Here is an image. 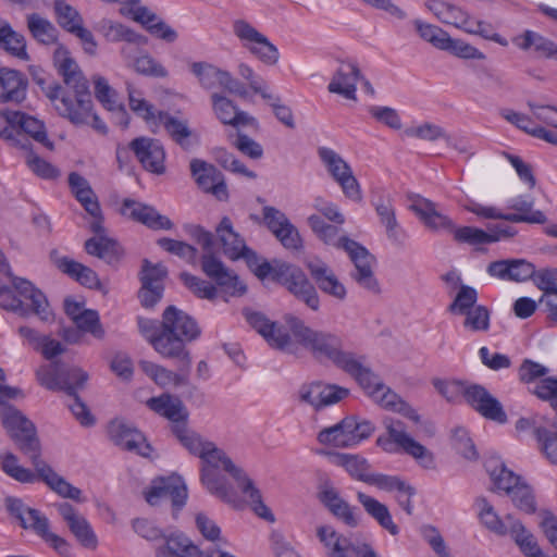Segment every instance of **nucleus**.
<instances>
[{"instance_id": "f257e3e1", "label": "nucleus", "mask_w": 557, "mask_h": 557, "mask_svg": "<svg viewBox=\"0 0 557 557\" xmlns=\"http://www.w3.org/2000/svg\"><path fill=\"white\" fill-rule=\"evenodd\" d=\"M2 424L22 454L27 456L36 473L18 465L17 457L12 453L4 455L2 470L21 483H34L42 480L52 491L64 498L82 502V491L73 486L41 459V445L35 424L17 408L2 404L0 410Z\"/></svg>"}, {"instance_id": "f03ea898", "label": "nucleus", "mask_w": 557, "mask_h": 557, "mask_svg": "<svg viewBox=\"0 0 557 557\" xmlns=\"http://www.w3.org/2000/svg\"><path fill=\"white\" fill-rule=\"evenodd\" d=\"M199 458L201 460L200 481L212 495L226 503L235 502V494L232 487L228 485L225 476L219 473V470L222 469L230 473L237 482L238 487L249 498L256 515L264 520L274 521L273 513L262 502L260 491L244 470L234 465L223 449L211 442L207 444V448Z\"/></svg>"}, {"instance_id": "7ed1b4c3", "label": "nucleus", "mask_w": 557, "mask_h": 557, "mask_svg": "<svg viewBox=\"0 0 557 557\" xmlns=\"http://www.w3.org/2000/svg\"><path fill=\"white\" fill-rule=\"evenodd\" d=\"M0 307L28 317L30 313L41 321L52 317L48 300L44 293L32 282L13 276L3 252L0 250Z\"/></svg>"}, {"instance_id": "20e7f679", "label": "nucleus", "mask_w": 557, "mask_h": 557, "mask_svg": "<svg viewBox=\"0 0 557 557\" xmlns=\"http://www.w3.org/2000/svg\"><path fill=\"white\" fill-rule=\"evenodd\" d=\"M40 385L50 391H64L72 399L67 404L70 410L84 426L95 423L88 407L77 395L88 380V374L81 368H65L59 360H52L36 371Z\"/></svg>"}, {"instance_id": "39448f33", "label": "nucleus", "mask_w": 557, "mask_h": 557, "mask_svg": "<svg viewBox=\"0 0 557 557\" xmlns=\"http://www.w3.org/2000/svg\"><path fill=\"white\" fill-rule=\"evenodd\" d=\"M162 318L164 339L157 344L160 355L164 358H180L187 368L190 363V354L186 345L199 338L201 329L191 315L175 306L166 307Z\"/></svg>"}, {"instance_id": "423d86ee", "label": "nucleus", "mask_w": 557, "mask_h": 557, "mask_svg": "<svg viewBox=\"0 0 557 557\" xmlns=\"http://www.w3.org/2000/svg\"><path fill=\"white\" fill-rule=\"evenodd\" d=\"M284 321L294 344L310 351L318 360H329L338 368L350 352L344 350L343 341L335 333L312 329L294 314H286Z\"/></svg>"}, {"instance_id": "0eeeda50", "label": "nucleus", "mask_w": 557, "mask_h": 557, "mask_svg": "<svg viewBox=\"0 0 557 557\" xmlns=\"http://www.w3.org/2000/svg\"><path fill=\"white\" fill-rule=\"evenodd\" d=\"M318 237L326 245L344 249L348 253L355 265L351 277L360 287L373 294L380 293V285L372 270L374 257L366 247L346 236L338 237V227L331 224H327Z\"/></svg>"}, {"instance_id": "6e6552de", "label": "nucleus", "mask_w": 557, "mask_h": 557, "mask_svg": "<svg viewBox=\"0 0 557 557\" xmlns=\"http://www.w3.org/2000/svg\"><path fill=\"white\" fill-rule=\"evenodd\" d=\"M5 508L11 517L20 522L25 530H32L48 543L59 555L70 557L72 546L64 537L50 532L49 520L39 510L30 508L21 498L8 496L4 499Z\"/></svg>"}, {"instance_id": "1a4fd4ad", "label": "nucleus", "mask_w": 557, "mask_h": 557, "mask_svg": "<svg viewBox=\"0 0 557 557\" xmlns=\"http://www.w3.org/2000/svg\"><path fill=\"white\" fill-rule=\"evenodd\" d=\"M374 425L369 420H359L355 416L346 417L341 422L321 430L318 441L323 445L337 448L351 447L371 436Z\"/></svg>"}, {"instance_id": "9d476101", "label": "nucleus", "mask_w": 557, "mask_h": 557, "mask_svg": "<svg viewBox=\"0 0 557 557\" xmlns=\"http://www.w3.org/2000/svg\"><path fill=\"white\" fill-rule=\"evenodd\" d=\"M234 35L261 63L268 66L276 65L280 60L277 47L269 38L244 18L235 20L232 24Z\"/></svg>"}, {"instance_id": "9b49d317", "label": "nucleus", "mask_w": 557, "mask_h": 557, "mask_svg": "<svg viewBox=\"0 0 557 557\" xmlns=\"http://www.w3.org/2000/svg\"><path fill=\"white\" fill-rule=\"evenodd\" d=\"M384 424L388 433V438L380 436L376 441L379 446L385 451H392V444H396L406 454L414 458L422 467L426 469L433 468V454L406 432L401 421L385 419Z\"/></svg>"}, {"instance_id": "f8f14e48", "label": "nucleus", "mask_w": 557, "mask_h": 557, "mask_svg": "<svg viewBox=\"0 0 557 557\" xmlns=\"http://www.w3.org/2000/svg\"><path fill=\"white\" fill-rule=\"evenodd\" d=\"M277 283L283 285L298 301L312 311L320 309V296L306 273L297 265L287 263L276 272Z\"/></svg>"}, {"instance_id": "ddd939ff", "label": "nucleus", "mask_w": 557, "mask_h": 557, "mask_svg": "<svg viewBox=\"0 0 557 557\" xmlns=\"http://www.w3.org/2000/svg\"><path fill=\"white\" fill-rule=\"evenodd\" d=\"M364 356H358L350 351L338 369L352 376L360 387L379 405L381 398L391 391L380 376L375 374L366 363Z\"/></svg>"}, {"instance_id": "4468645a", "label": "nucleus", "mask_w": 557, "mask_h": 557, "mask_svg": "<svg viewBox=\"0 0 557 557\" xmlns=\"http://www.w3.org/2000/svg\"><path fill=\"white\" fill-rule=\"evenodd\" d=\"M187 496L186 484L176 474L154 479L149 490L145 492V499L149 505L156 506L163 499H170L175 511H180L185 506Z\"/></svg>"}, {"instance_id": "2eb2a0df", "label": "nucleus", "mask_w": 557, "mask_h": 557, "mask_svg": "<svg viewBox=\"0 0 557 557\" xmlns=\"http://www.w3.org/2000/svg\"><path fill=\"white\" fill-rule=\"evenodd\" d=\"M247 322L253 327L268 344L287 354H295L297 346L292 341L289 332L276 322L270 321L263 313L244 310Z\"/></svg>"}, {"instance_id": "dca6fc26", "label": "nucleus", "mask_w": 557, "mask_h": 557, "mask_svg": "<svg viewBox=\"0 0 557 557\" xmlns=\"http://www.w3.org/2000/svg\"><path fill=\"white\" fill-rule=\"evenodd\" d=\"M166 274L168 270L162 263L152 264L148 259L143 260L139 298L144 307L151 308L161 300Z\"/></svg>"}, {"instance_id": "f3484780", "label": "nucleus", "mask_w": 557, "mask_h": 557, "mask_svg": "<svg viewBox=\"0 0 557 557\" xmlns=\"http://www.w3.org/2000/svg\"><path fill=\"white\" fill-rule=\"evenodd\" d=\"M110 440L121 448L128 451H136L140 456L148 457L152 450L145 436L133 424L115 419L110 422L108 428Z\"/></svg>"}, {"instance_id": "a211bd4d", "label": "nucleus", "mask_w": 557, "mask_h": 557, "mask_svg": "<svg viewBox=\"0 0 557 557\" xmlns=\"http://www.w3.org/2000/svg\"><path fill=\"white\" fill-rule=\"evenodd\" d=\"M299 399L320 410L326 406L334 405L349 395L345 387L314 381L300 386Z\"/></svg>"}, {"instance_id": "6ab92c4d", "label": "nucleus", "mask_w": 557, "mask_h": 557, "mask_svg": "<svg viewBox=\"0 0 557 557\" xmlns=\"http://www.w3.org/2000/svg\"><path fill=\"white\" fill-rule=\"evenodd\" d=\"M57 510L79 545L95 550L98 537L88 520L69 503L58 504Z\"/></svg>"}, {"instance_id": "aec40b11", "label": "nucleus", "mask_w": 557, "mask_h": 557, "mask_svg": "<svg viewBox=\"0 0 557 557\" xmlns=\"http://www.w3.org/2000/svg\"><path fill=\"white\" fill-rule=\"evenodd\" d=\"M74 97L63 95L60 103H55L58 113L74 125H88L91 116L92 100L89 88L73 89Z\"/></svg>"}, {"instance_id": "412c9836", "label": "nucleus", "mask_w": 557, "mask_h": 557, "mask_svg": "<svg viewBox=\"0 0 557 557\" xmlns=\"http://www.w3.org/2000/svg\"><path fill=\"white\" fill-rule=\"evenodd\" d=\"M190 172L197 185L206 193L214 195L219 200L228 198L224 175L213 164L200 159L190 161Z\"/></svg>"}, {"instance_id": "4be33fe9", "label": "nucleus", "mask_w": 557, "mask_h": 557, "mask_svg": "<svg viewBox=\"0 0 557 557\" xmlns=\"http://www.w3.org/2000/svg\"><path fill=\"white\" fill-rule=\"evenodd\" d=\"M262 214L267 227L286 249H298L301 247L300 235L284 212L274 207L265 206L262 209Z\"/></svg>"}, {"instance_id": "5701e85b", "label": "nucleus", "mask_w": 557, "mask_h": 557, "mask_svg": "<svg viewBox=\"0 0 557 557\" xmlns=\"http://www.w3.org/2000/svg\"><path fill=\"white\" fill-rule=\"evenodd\" d=\"M466 403L485 419L498 423L507 421V414L499 400L482 385H468Z\"/></svg>"}, {"instance_id": "b1692460", "label": "nucleus", "mask_w": 557, "mask_h": 557, "mask_svg": "<svg viewBox=\"0 0 557 557\" xmlns=\"http://www.w3.org/2000/svg\"><path fill=\"white\" fill-rule=\"evenodd\" d=\"M129 148L144 169L156 174L164 173L165 151L160 140L149 137H138L129 143Z\"/></svg>"}, {"instance_id": "393cba45", "label": "nucleus", "mask_w": 557, "mask_h": 557, "mask_svg": "<svg viewBox=\"0 0 557 557\" xmlns=\"http://www.w3.org/2000/svg\"><path fill=\"white\" fill-rule=\"evenodd\" d=\"M150 410L169 421L170 432L189 420V411L184 403L171 394H161L147 400Z\"/></svg>"}, {"instance_id": "a878e982", "label": "nucleus", "mask_w": 557, "mask_h": 557, "mask_svg": "<svg viewBox=\"0 0 557 557\" xmlns=\"http://www.w3.org/2000/svg\"><path fill=\"white\" fill-rule=\"evenodd\" d=\"M122 14L131 15L132 18L141 24L152 36L166 42H174L177 39V33L156 13L147 7L132 5L131 8H122Z\"/></svg>"}, {"instance_id": "bb28decb", "label": "nucleus", "mask_w": 557, "mask_h": 557, "mask_svg": "<svg viewBox=\"0 0 557 557\" xmlns=\"http://www.w3.org/2000/svg\"><path fill=\"white\" fill-rule=\"evenodd\" d=\"M306 267L318 288L323 294H326L339 301L346 299V287L325 262L320 259H313L307 261Z\"/></svg>"}, {"instance_id": "cd10ccee", "label": "nucleus", "mask_w": 557, "mask_h": 557, "mask_svg": "<svg viewBox=\"0 0 557 557\" xmlns=\"http://www.w3.org/2000/svg\"><path fill=\"white\" fill-rule=\"evenodd\" d=\"M121 213L151 230H171L173 227V223L168 216L160 214L153 207L133 199H124Z\"/></svg>"}, {"instance_id": "c85d7f7f", "label": "nucleus", "mask_w": 557, "mask_h": 557, "mask_svg": "<svg viewBox=\"0 0 557 557\" xmlns=\"http://www.w3.org/2000/svg\"><path fill=\"white\" fill-rule=\"evenodd\" d=\"M486 272L502 281L524 282L535 274V267L525 259H502L490 262Z\"/></svg>"}, {"instance_id": "c756f323", "label": "nucleus", "mask_w": 557, "mask_h": 557, "mask_svg": "<svg viewBox=\"0 0 557 557\" xmlns=\"http://www.w3.org/2000/svg\"><path fill=\"white\" fill-rule=\"evenodd\" d=\"M319 499L334 517L346 525L356 528L359 524L355 509L341 497L338 491L329 481L320 484Z\"/></svg>"}, {"instance_id": "7c9ffc66", "label": "nucleus", "mask_w": 557, "mask_h": 557, "mask_svg": "<svg viewBox=\"0 0 557 557\" xmlns=\"http://www.w3.org/2000/svg\"><path fill=\"white\" fill-rule=\"evenodd\" d=\"M9 121L11 123L12 139L17 144L21 141L15 136L27 135L34 140L42 144L45 147L52 149L53 144L48 139L45 124L38 119L20 111L9 112Z\"/></svg>"}, {"instance_id": "2f4dec72", "label": "nucleus", "mask_w": 557, "mask_h": 557, "mask_svg": "<svg viewBox=\"0 0 557 557\" xmlns=\"http://www.w3.org/2000/svg\"><path fill=\"white\" fill-rule=\"evenodd\" d=\"M212 110L218 120L224 125L233 127L239 126H253L257 120L249 115L247 112L242 111L230 98L219 92H213L210 96Z\"/></svg>"}, {"instance_id": "473e14b6", "label": "nucleus", "mask_w": 557, "mask_h": 557, "mask_svg": "<svg viewBox=\"0 0 557 557\" xmlns=\"http://www.w3.org/2000/svg\"><path fill=\"white\" fill-rule=\"evenodd\" d=\"M362 78L360 69L356 63H342L334 73L327 90L348 100H357V83Z\"/></svg>"}, {"instance_id": "72a5a7b5", "label": "nucleus", "mask_w": 557, "mask_h": 557, "mask_svg": "<svg viewBox=\"0 0 557 557\" xmlns=\"http://www.w3.org/2000/svg\"><path fill=\"white\" fill-rule=\"evenodd\" d=\"M50 259L62 273L74 278L83 286L88 288H100V280L92 269L69 257L60 256L57 250H52L50 252Z\"/></svg>"}, {"instance_id": "f704fd0d", "label": "nucleus", "mask_w": 557, "mask_h": 557, "mask_svg": "<svg viewBox=\"0 0 557 557\" xmlns=\"http://www.w3.org/2000/svg\"><path fill=\"white\" fill-rule=\"evenodd\" d=\"M53 61L67 87L78 90H86V88H88L87 79L75 60L70 57V52L64 46L59 45L57 47L53 52Z\"/></svg>"}, {"instance_id": "c9c22d12", "label": "nucleus", "mask_w": 557, "mask_h": 557, "mask_svg": "<svg viewBox=\"0 0 557 557\" xmlns=\"http://www.w3.org/2000/svg\"><path fill=\"white\" fill-rule=\"evenodd\" d=\"M27 79L18 71L0 69V103H21L26 98Z\"/></svg>"}, {"instance_id": "e433bc0d", "label": "nucleus", "mask_w": 557, "mask_h": 557, "mask_svg": "<svg viewBox=\"0 0 557 557\" xmlns=\"http://www.w3.org/2000/svg\"><path fill=\"white\" fill-rule=\"evenodd\" d=\"M104 232L103 228L100 233H94L96 236L87 239L84 248L88 255L115 265L121 261L124 250L115 239L106 236Z\"/></svg>"}, {"instance_id": "4c0bfd02", "label": "nucleus", "mask_w": 557, "mask_h": 557, "mask_svg": "<svg viewBox=\"0 0 557 557\" xmlns=\"http://www.w3.org/2000/svg\"><path fill=\"white\" fill-rule=\"evenodd\" d=\"M375 212L380 223L385 227L387 238L397 246H403L407 234L401 228L396 218V211L391 197H380L374 203Z\"/></svg>"}, {"instance_id": "58836bf2", "label": "nucleus", "mask_w": 557, "mask_h": 557, "mask_svg": "<svg viewBox=\"0 0 557 557\" xmlns=\"http://www.w3.org/2000/svg\"><path fill=\"white\" fill-rule=\"evenodd\" d=\"M409 209L413 211L431 231H454L455 223L447 216L436 211L434 202L418 197L412 201Z\"/></svg>"}, {"instance_id": "ea45409f", "label": "nucleus", "mask_w": 557, "mask_h": 557, "mask_svg": "<svg viewBox=\"0 0 557 557\" xmlns=\"http://www.w3.org/2000/svg\"><path fill=\"white\" fill-rule=\"evenodd\" d=\"M467 211L483 219L505 220L511 223H531L544 224L547 221L546 215L542 211H537L532 215L517 214V213H503L499 209L493 206H483L478 202H471L466 207Z\"/></svg>"}, {"instance_id": "a19ab883", "label": "nucleus", "mask_w": 557, "mask_h": 557, "mask_svg": "<svg viewBox=\"0 0 557 557\" xmlns=\"http://www.w3.org/2000/svg\"><path fill=\"white\" fill-rule=\"evenodd\" d=\"M162 124L171 139L182 149L189 150L194 135L187 119H180L166 111H158L157 125Z\"/></svg>"}, {"instance_id": "79ce46f5", "label": "nucleus", "mask_w": 557, "mask_h": 557, "mask_svg": "<svg viewBox=\"0 0 557 557\" xmlns=\"http://www.w3.org/2000/svg\"><path fill=\"white\" fill-rule=\"evenodd\" d=\"M165 539V545L157 548L156 557H213L214 552H202L183 534Z\"/></svg>"}, {"instance_id": "37998d69", "label": "nucleus", "mask_w": 557, "mask_h": 557, "mask_svg": "<svg viewBox=\"0 0 557 557\" xmlns=\"http://www.w3.org/2000/svg\"><path fill=\"white\" fill-rule=\"evenodd\" d=\"M96 29L109 42H138L141 45L148 44V38L141 34L136 33L134 29L126 25L114 22L112 20L103 18L98 22Z\"/></svg>"}, {"instance_id": "c03bdc74", "label": "nucleus", "mask_w": 557, "mask_h": 557, "mask_svg": "<svg viewBox=\"0 0 557 557\" xmlns=\"http://www.w3.org/2000/svg\"><path fill=\"white\" fill-rule=\"evenodd\" d=\"M218 238L223 247L225 256L232 260L240 259V253L247 245L244 238L234 231L232 221L224 216L215 228Z\"/></svg>"}, {"instance_id": "a18cd8bd", "label": "nucleus", "mask_w": 557, "mask_h": 557, "mask_svg": "<svg viewBox=\"0 0 557 557\" xmlns=\"http://www.w3.org/2000/svg\"><path fill=\"white\" fill-rule=\"evenodd\" d=\"M485 468L496 487L505 491L508 495L523 482L521 476L507 469L499 458L492 457L486 460Z\"/></svg>"}, {"instance_id": "49530a36", "label": "nucleus", "mask_w": 557, "mask_h": 557, "mask_svg": "<svg viewBox=\"0 0 557 557\" xmlns=\"http://www.w3.org/2000/svg\"><path fill=\"white\" fill-rule=\"evenodd\" d=\"M357 499L362 505L366 512L383 529L387 530L392 535H397L399 533V529L393 522L392 515L386 505L362 492L357 493Z\"/></svg>"}, {"instance_id": "de8ad7c7", "label": "nucleus", "mask_w": 557, "mask_h": 557, "mask_svg": "<svg viewBox=\"0 0 557 557\" xmlns=\"http://www.w3.org/2000/svg\"><path fill=\"white\" fill-rule=\"evenodd\" d=\"M0 47L10 55L28 61L26 39L23 34L15 32L10 23L0 18Z\"/></svg>"}, {"instance_id": "09e8293b", "label": "nucleus", "mask_w": 557, "mask_h": 557, "mask_svg": "<svg viewBox=\"0 0 557 557\" xmlns=\"http://www.w3.org/2000/svg\"><path fill=\"white\" fill-rule=\"evenodd\" d=\"M425 7L444 24L453 25L466 32L468 13L460 8L441 0H428Z\"/></svg>"}, {"instance_id": "8fccbe9b", "label": "nucleus", "mask_w": 557, "mask_h": 557, "mask_svg": "<svg viewBox=\"0 0 557 557\" xmlns=\"http://www.w3.org/2000/svg\"><path fill=\"white\" fill-rule=\"evenodd\" d=\"M26 24L29 34L38 44L45 46L57 44L59 32L48 18L38 13H30L26 15Z\"/></svg>"}, {"instance_id": "3c124183", "label": "nucleus", "mask_w": 557, "mask_h": 557, "mask_svg": "<svg viewBox=\"0 0 557 557\" xmlns=\"http://www.w3.org/2000/svg\"><path fill=\"white\" fill-rule=\"evenodd\" d=\"M517 46L522 50L533 48L541 57L557 60V44L533 30H525L517 39Z\"/></svg>"}, {"instance_id": "603ef678", "label": "nucleus", "mask_w": 557, "mask_h": 557, "mask_svg": "<svg viewBox=\"0 0 557 557\" xmlns=\"http://www.w3.org/2000/svg\"><path fill=\"white\" fill-rule=\"evenodd\" d=\"M76 200L84 207L89 214V228L92 233H100L103 230V215L98 201V197L91 186L74 194Z\"/></svg>"}, {"instance_id": "864d4df0", "label": "nucleus", "mask_w": 557, "mask_h": 557, "mask_svg": "<svg viewBox=\"0 0 557 557\" xmlns=\"http://www.w3.org/2000/svg\"><path fill=\"white\" fill-rule=\"evenodd\" d=\"M317 535L327 548L329 557H347V552L354 547L346 537L329 525L319 527Z\"/></svg>"}, {"instance_id": "5fc2aeb1", "label": "nucleus", "mask_w": 557, "mask_h": 557, "mask_svg": "<svg viewBox=\"0 0 557 557\" xmlns=\"http://www.w3.org/2000/svg\"><path fill=\"white\" fill-rule=\"evenodd\" d=\"M505 521L509 525V532L516 544L527 557L540 553L541 547L536 539L519 520H516L511 515H507Z\"/></svg>"}, {"instance_id": "6e6d98bb", "label": "nucleus", "mask_w": 557, "mask_h": 557, "mask_svg": "<svg viewBox=\"0 0 557 557\" xmlns=\"http://www.w3.org/2000/svg\"><path fill=\"white\" fill-rule=\"evenodd\" d=\"M171 434L188 450L189 454L199 457L211 441L205 440L198 432L189 428V421L184 422Z\"/></svg>"}, {"instance_id": "4d7b16f0", "label": "nucleus", "mask_w": 557, "mask_h": 557, "mask_svg": "<svg viewBox=\"0 0 557 557\" xmlns=\"http://www.w3.org/2000/svg\"><path fill=\"white\" fill-rule=\"evenodd\" d=\"M189 69L202 88L211 90L221 86L224 70L205 61L193 62Z\"/></svg>"}, {"instance_id": "13d9d810", "label": "nucleus", "mask_w": 557, "mask_h": 557, "mask_svg": "<svg viewBox=\"0 0 557 557\" xmlns=\"http://www.w3.org/2000/svg\"><path fill=\"white\" fill-rule=\"evenodd\" d=\"M336 463L344 467L346 471L356 480L367 483L371 473L368 460L359 455L335 454Z\"/></svg>"}, {"instance_id": "bf43d9fd", "label": "nucleus", "mask_w": 557, "mask_h": 557, "mask_svg": "<svg viewBox=\"0 0 557 557\" xmlns=\"http://www.w3.org/2000/svg\"><path fill=\"white\" fill-rule=\"evenodd\" d=\"M475 506L479 510L481 522L492 532L504 535L508 532L506 522H504L496 513L494 507L484 496L475 499Z\"/></svg>"}, {"instance_id": "052dcab7", "label": "nucleus", "mask_w": 557, "mask_h": 557, "mask_svg": "<svg viewBox=\"0 0 557 557\" xmlns=\"http://www.w3.org/2000/svg\"><path fill=\"white\" fill-rule=\"evenodd\" d=\"M318 156L335 182L352 171L350 165L331 148H319Z\"/></svg>"}, {"instance_id": "680f3d73", "label": "nucleus", "mask_w": 557, "mask_h": 557, "mask_svg": "<svg viewBox=\"0 0 557 557\" xmlns=\"http://www.w3.org/2000/svg\"><path fill=\"white\" fill-rule=\"evenodd\" d=\"M127 92L131 110L144 119L148 124L157 125L158 112L153 104L143 98L141 92L133 88L131 85L127 86Z\"/></svg>"}, {"instance_id": "e2e57ef3", "label": "nucleus", "mask_w": 557, "mask_h": 557, "mask_svg": "<svg viewBox=\"0 0 557 557\" xmlns=\"http://www.w3.org/2000/svg\"><path fill=\"white\" fill-rule=\"evenodd\" d=\"M432 385L448 403L456 404L461 398L466 399L468 386L461 381L435 377L432 380Z\"/></svg>"}, {"instance_id": "0e129e2a", "label": "nucleus", "mask_w": 557, "mask_h": 557, "mask_svg": "<svg viewBox=\"0 0 557 557\" xmlns=\"http://www.w3.org/2000/svg\"><path fill=\"white\" fill-rule=\"evenodd\" d=\"M531 278H533L536 286L543 292V295L539 300L540 306L544 305L545 302L553 299V297L557 296L556 269H545L539 272L535 271V274Z\"/></svg>"}, {"instance_id": "69168bd1", "label": "nucleus", "mask_w": 557, "mask_h": 557, "mask_svg": "<svg viewBox=\"0 0 557 557\" xmlns=\"http://www.w3.org/2000/svg\"><path fill=\"white\" fill-rule=\"evenodd\" d=\"M367 484L373 485L385 492L397 491L398 493L414 494L413 486L407 484L400 478L395 475H387L383 473H371Z\"/></svg>"}, {"instance_id": "338daca9", "label": "nucleus", "mask_w": 557, "mask_h": 557, "mask_svg": "<svg viewBox=\"0 0 557 557\" xmlns=\"http://www.w3.org/2000/svg\"><path fill=\"white\" fill-rule=\"evenodd\" d=\"M53 4L57 22L63 29L70 33L83 24V18L78 11L64 0H54Z\"/></svg>"}, {"instance_id": "774afa93", "label": "nucleus", "mask_w": 557, "mask_h": 557, "mask_svg": "<svg viewBox=\"0 0 557 557\" xmlns=\"http://www.w3.org/2000/svg\"><path fill=\"white\" fill-rule=\"evenodd\" d=\"M132 69L144 76L165 78L169 71L148 52L141 53L132 65Z\"/></svg>"}]
</instances>
